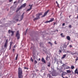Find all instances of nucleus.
I'll use <instances>...</instances> for the list:
<instances>
[{
	"label": "nucleus",
	"instance_id": "nucleus-5",
	"mask_svg": "<svg viewBox=\"0 0 78 78\" xmlns=\"http://www.w3.org/2000/svg\"><path fill=\"white\" fill-rule=\"evenodd\" d=\"M8 33H9V34H10V33H12V34H11V36H12L13 35H14V31H13L12 30H9L8 31Z\"/></svg>",
	"mask_w": 78,
	"mask_h": 78
},
{
	"label": "nucleus",
	"instance_id": "nucleus-49",
	"mask_svg": "<svg viewBox=\"0 0 78 78\" xmlns=\"http://www.w3.org/2000/svg\"><path fill=\"white\" fill-rule=\"evenodd\" d=\"M17 25H20V24L18 23V24H17Z\"/></svg>",
	"mask_w": 78,
	"mask_h": 78
},
{
	"label": "nucleus",
	"instance_id": "nucleus-17",
	"mask_svg": "<svg viewBox=\"0 0 78 78\" xmlns=\"http://www.w3.org/2000/svg\"><path fill=\"white\" fill-rule=\"evenodd\" d=\"M52 76H56V74L55 73H52Z\"/></svg>",
	"mask_w": 78,
	"mask_h": 78
},
{
	"label": "nucleus",
	"instance_id": "nucleus-40",
	"mask_svg": "<svg viewBox=\"0 0 78 78\" xmlns=\"http://www.w3.org/2000/svg\"><path fill=\"white\" fill-rule=\"evenodd\" d=\"M48 75H49V78H50V76H51L50 75V74H48Z\"/></svg>",
	"mask_w": 78,
	"mask_h": 78
},
{
	"label": "nucleus",
	"instance_id": "nucleus-25",
	"mask_svg": "<svg viewBox=\"0 0 78 78\" xmlns=\"http://www.w3.org/2000/svg\"><path fill=\"white\" fill-rule=\"evenodd\" d=\"M70 66H67L66 68V69H70Z\"/></svg>",
	"mask_w": 78,
	"mask_h": 78
},
{
	"label": "nucleus",
	"instance_id": "nucleus-28",
	"mask_svg": "<svg viewBox=\"0 0 78 78\" xmlns=\"http://www.w3.org/2000/svg\"><path fill=\"white\" fill-rule=\"evenodd\" d=\"M56 3L57 5V6H59V4H58V2L57 1H56Z\"/></svg>",
	"mask_w": 78,
	"mask_h": 78
},
{
	"label": "nucleus",
	"instance_id": "nucleus-23",
	"mask_svg": "<svg viewBox=\"0 0 78 78\" xmlns=\"http://www.w3.org/2000/svg\"><path fill=\"white\" fill-rule=\"evenodd\" d=\"M10 48H11V46L12 45V42H10Z\"/></svg>",
	"mask_w": 78,
	"mask_h": 78
},
{
	"label": "nucleus",
	"instance_id": "nucleus-53",
	"mask_svg": "<svg viewBox=\"0 0 78 78\" xmlns=\"http://www.w3.org/2000/svg\"><path fill=\"white\" fill-rule=\"evenodd\" d=\"M56 31H57V32L58 31V30H56Z\"/></svg>",
	"mask_w": 78,
	"mask_h": 78
},
{
	"label": "nucleus",
	"instance_id": "nucleus-35",
	"mask_svg": "<svg viewBox=\"0 0 78 78\" xmlns=\"http://www.w3.org/2000/svg\"><path fill=\"white\" fill-rule=\"evenodd\" d=\"M59 53H62V51L61 50H59Z\"/></svg>",
	"mask_w": 78,
	"mask_h": 78
},
{
	"label": "nucleus",
	"instance_id": "nucleus-38",
	"mask_svg": "<svg viewBox=\"0 0 78 78\" xmlns=\"http://www.w3.org/2000/svg\"><path fill=\"white\" fill-rule=\"evenodd\" d=\"M56 41H55V44L56 45L57 44V43H56Z\"/></svg>",
	"mask_w": 78,
	"mask_h": 78
},
{
	"label": "nucleus",
	"instance_id": "nucleus-13",
	"mask_svg": "<svg viewBox=\"0 0 78 78\" xmlns=\"http://www.w3.org/2000/svg\"><path fill=\"white\" fill-rule=\"evenodd\" d=\"M7 42H8V40H6V41L5 43V44H4V47H6L7 46Z\"/></svg>",
	"mask_w": 78,
	"mask_h": 78
},
{
	"label": "nucleus",
	"instance_id": "nucleus-12",
	"mask_svg": "<svg viewBox=\"0 0 78 78\" xmlns=\"http://www.w3.org/2000/svg\"><path fill=\"white\" fill-rule=\"evenodd\" d=\"M75 73H76L77 75H78V68H76L75 71Z\"/></svg>",
	"mask_w": 78,
	"mask_h": 78
},
{
	"label": "nucleus",
	"instance_id": "nucleus-16",
	"mask_svg": "<svg viewBox=\"0 0 78 78\" xmlns=\"http://www.w3.org/2000/svg\"><path fill=\"white\" fill-rule=\"evenodd\" d=\"M66 72L68 73H71V72H72V71H71L70 70H67Z\"/></svg>",
	"mask_w": 78,
	"mask_h": 78
},
{
	"label": "nucleus",
	"instance_id": "nucleus-51",
	"mask_svg": "<svg viewBox=\"0 0 78 78\" xmlns=\"http://www.w3.org/2000/svg\"><path fill=\"white\" fill-rule=\"evenodd\" d=\"M29 6H31V5H29Z\"/></svg>",
	"mask_w": 78,
	"mask_h": 78
},
{
	"label": "nucleus",
	"instance_id": "nucleus-54",
	"mask_svg": "<svg viewBox=\"0 0 78 78\" xmlns=\"http://www.w3.org/2000/svg\"><path fill=\"white\" fill-rule=\"evenodd\" d=\"M54 25H55V23H54Z\"/></svg>",
	"mask_w": 78,
	"mask_h": 78
},
{
	"label": "nucleus",
	"instance_id": "nucleus-55",
	"mask_svg": "<svg viewBox=\"0 0 78 78\" xmlns=\"http://www.w3.org/2000/svg\"><path fill=\"white\" fill-rule=\"evenodd\" d=\"M0 76H2L1 75V74H0Z\"/></svg>",
	"mask_w": 78,
	"mask_h": 78
},
{
	"label": "nucleus",
	"instance_id": "nucleus-43",
	"mask_svg": "<svg viewBox=\"0 0 78 78\" xmlns=\"http://www.w3.org/2000/svg\"><path fill=\"white\" fill-rule=\"evenodd\" d=\"M69 47H72V45H69Z\"/></svg>",
	"mask_w": 78,
	"mask_h": 78
},
{
	"label": "nucleus",
	"instance_id": "nucleus-29",
	"mask_svg": "<svg viewBox=\"0 0 78 78\" xmlns=\"http://www.w3.org/2000/svg\"><path fill=\"white\" fill-rule=\"evenodd\" d=\"M69 28H72V25H69Z\"/></svg>",
	"mask_w": 78,
	"mask_h": 78
},
{
	"label": "nucleus",
	"instance_id": "nucleus-44",
	"mask_svg": "<svg viewBox=\"0 0 78 78\" xmlns=\"http://www.w3.org/2000/svg\"><path fill=\"white\" fill-rule=\"evenodd\" d=\"M13 48H16V45H15L14 46Z\"/></svg>",
	"mask_w": 78,
	"mask_h": 78
},
{
	"label": "nucleus",
	"instance_id": "nucleus-21",
	"mask_svg": "<svg viewBox=\"0 0 78 78\" xmlns=\"http://www.w3.org/2000/svg\"><path fill=\"white\" fill-rule=\"evenodd\" d=\"M71 69H75V67L73 66H71Z\"/></svg>",
	"mask_w": 78,
	"mask_h": 78
},
{
	"label": "nucleus",
	"instance_id": "nucleus-9",
	"mask_svg": "<svg viewBox=\"0 0 78 78\" xmlns=\"http://www.w3.org/2000/svg\"><path fill=\"white\" fill-rule=\"evenodd\" d=\"M41 61H42L43 62H44V64H46V62H45V60L44 58H42L41 59Z\"/></svg>",
	"mask_w": 78,
	"mask_h": 78
},
{
	"label": "nucleus",
	"instance_id": "nucleus-27",
	"mask_svg": "<svg viewBox=\"0 0 78 78\" xmlns=\"http://www.w3.org/2000/svg\"><path fill=\"white\" fill-rule=\"evenodd\" d=\"M63 34H62H62H60L61 36V37H65L64 36V35H63Z\"/></svg>",
	"mask_w": 78,
	"mask_h": 78
},
{
	"label": "nucleus",
	"instance_id": "nucleus-56",
	"mask_svg": "<svg viewBox=\"0 0 78 78\" xmlns=\"http://www.w3.org/2000/svg\"><path fill=\"white\" fill-rule=\"evenodd\" d=\"M77 58H78V57H77Z\"/></svg>",
	"mask_w": 78,
	"mask_h": 78
},
{
	"label": "nucleus",
	"instance_id": "nucleus-24",
	"mask_svg": "<svg viewBox=\"0 0 78 78\" xmlns=\"http://www.w3.org/2000/svg\"><path fill=\"white\" fill-rule=\"evenodd\" d=\"M48 44H50L51 45H53V44L51 42L49 41Z\"/></svg>",
	"mask_w": 78,
	"mask_h": 78
},
{
	"label": "nucleus",
	"instance_id": "nucleus-10",
	"mask_svg": "<svg viewBox=\"0 0 78 78\" xmlns=\"http://www.w3.org/2000/svg\"><path fill=\"white\" fill-rule=\"evenodd\" d=\"M32 6H33V5H31L30 8L29 9H28L27 10V11H30V10H31V9H32Z\"/></svg>",
	"mask_w": 78,
	"mask_h": 78
},
{
	"label": "nucleus",
	"instance_id": "nucleus-20",
	"mask_svg": "<svg viewBox=\"0 0 78 78\" xmlns=\"http://www.w3.org/2000/svg\"><path fill=\"white\" fill-rule=\"evenodd\" d=\"M18 56H19V54H17L16 56V59H15V60H16H16H17V58H18Z\"/></svg>",
	"mask_w": 78,
	"mask_h": 78
},
{
	"label": "nucleus",
	"instance_id": "nucleus-19",
	"mask_svg": "<svg viewBox=\"0 0 78 78\" xmlns=\"http://www.w3.org/2000/svg\"><path fill=\"white\" fill-rule=\"evenodd\" d=\"M20 9H22V8H20V7L19 8H18L16 10V12H18V11H19Z\"/></svg>",
	"mask_w": 78,
	"mask_h": 78
},
{
	"label": "nucleus",
	"instance_id": "nucleus-32",
	"mask_svg": "<svg viewBox=\"0 0 78 78\" xmlns=\"http://www.w3.org/2000/svg\"><path fill=\"white\" fill-rule=\"evenodd\" d=\"M34 63H35V64H37V62L36 60H35L34 61Z\"/></svg>",
	"mask_w": 78,
	"mask_h": 78
},
{
	"label": "nucleus",
	"instance_id": "nucleus-39",
	"mask_svg": "<svg viewBox=\"0 0 78 78\" xmlns=\"http://www.w3.org/2000/svg\"><path fill=\"white\" fill-rule=\"evenodd\" d=\"M67 53H70V51H66Z\"/></svg>",
	"mask_w": 78,
	"mask_h": 78
},
{
	"label": "nucleus",
	"instance_id": "nucleus-37",
	"mask_svg": "<svg viewBox=\"0 0 78 78\" xmlns=\"http://www.w3.org/2000/svg\"><path fill=\"white\" fill-rule=\"evenodd\" d=\"M64 25H65V23H64L62 24V26H64Z\"/></svg>",
	"mask_w": 78,
	"mask_h": 78
},
{
	"label": "nucleus",
	"instance_id": "nucleus-1",
	"mask_svg": "<svg viewBox=\"0 0 78 78\" xmlns=\"http://www.w3.org/2000/svg\"><path fill=\"white\" fill-rule=\"evenodd\" d=\"M23 71L22 69L21 68L19 67L18 68V76L23 77Z\"/></svg>",
	"mask_w": 78,
	"mask_h": 78
},
{
	"label": "nucleus",
	"instance_id": "nucleus-30",
	"mask_svg": "<svg viewBox=\"0 0 78 78\" xmlns=\"http://www.w3.org/2000/svg\"><path fill=\"white\" fill-rule=\"evenodd\" d=\"M77 52H76L75 53H74L73 54H72L73 55H76V53H77Z\"/></svg>",
	"mask_w": 78,
	"mask_h": 78
},
{
	"label": "nucleus",
	"instance_id": "nucleus-26",
	"mask_svg": "<svg viewBox=\"0 0 78 78\" xmlns=\"http://www.w3.org/2000/svg\"><path fill=\"white\" fill-rule=\"evenodd\" d=\"M48 64H49L48 65V67H50V63H48Z\"/></svg>",
	"mask_w": 78,
	"mask_h": 78
},
{
	"label": "nucleus",
	"instance_id": "nucleus-48",
	"mask_svg": "<svg viewBox=\"0 0 78 78\" xmlns=\"http://www.w3.org/2000/svg\"><path fill=\"white\" fill-rule=\"evenodd\" d=\"M71 16H72V15H70L69 16V17H71Z\"/></svg>",
	"mask_w": 78,
	"mask_h": 78
},
{
	"label": "nucleus",
	"instance_id": "nucleus-8",
	"mask_svg": "<svg viewBox=\"0 0 78 78\" xmlns=\"http://www.w3.org/2000/svg\"><path fill=\"white\" fill-rule=\"evenodd\" d=\"M24 14H25V12H23L22 14V15L21 16V20H22L23 19V17H24Z\"/></svg>",
	"mask_w": 78,
	"mask_h": 78
},
{
	"label": "nucleus",
	"instance_id": "nucleus-31",
	"mask_svg": "<svg viewBox=\"0 0 78 78\" xmlns=\"http://www.w3.org/2000/svg\"><path fill=\"white\" fill-rule=\"evenodd\" d=\"M48 56L47 55V56L46 57V60H47V61H48Z\"/></svg>",
	"mask_w": 78,
	"mask_h": 78
},
{
	"label": "nucleus",
	"instance_id": "nucleus-47",
	"mask_svg": "<svg viewBox=\"0 0 78 78\" xmlns=\"http://www.w3.org/2000/svg\"><path fill=\"white\" fill-rule=\"evenodd\" d=\"M38 60H39V61H41V58H38Z\"/></svg>",
	"mask_w": 78,
	"mask_h": 78
},
{
	"label": "nucleus",
	"instance_id": "nucleus-41",
	"mask_svg": "<svg viewBox=\"0 0 78 78\" xmlns=\"http://www.w3.org/2000/svg\"><path fill=\"white\" fill-rule=\"evenodd\" d=\"M14 50H15V49H13V53H14Z\"/></svg>",
	"mask_w": 78,
	"mask_h": 78
},
{
	"label": "nucleus",
	"instance_id": "nucleus-3",
	"mask_svg": "<svg viewBox=\"0 0 78 78\" xmlns=\"http://www.w3.org/2000/svg\"><path fill=\"white\" fill-rule=\"evenodd\" d=\"M16 36L17 37V39L19 40L20 39V34L19 33V31H17L16 34Z\"/></svg>",
	"mask_w": 78,
	"mask_h": 78
},
{
	"label": "nucleus",
	"instance_id": "nucleus-45",
	"mask_svg": "<svg viewBox=\"0 0 78 78\" xmlns=\"http://www.w3.org/2000/svg\"><path fill=\"white\" fill-rule=\"evenodd\" d=\"M63 78H68V77H63Z\"/></svg>",
	"mask_w": 78,
	"mask_h": 78
},
{
	"label": "nucleus",
	"instance_id": "nucleus-11",
	"mask_svg": "<svg viewBox=\"0 0 78 78\" xmlns=\"http://www.w3.org/2000/svg\"><path fill=\"white\" fill-rule=\"evenodd\" d=\"M19 16L17 15L15 17H14V19H15V20H16V21H19V20L18 19H16V18H17V17H18Z\"/></svg>",
	"mask_w": 78,
	"mask_h": 78
},
{
	"label": "nucleus",
	"instance_id": "nucleus-46",
	"mask_svg": "<svg viewBox=\"0 0 78 78\" xmlns=\"http://www.w3.org/2000/svg\"><path fill=\"white\" fill-rule=\"evenodd\" d=\"M16 2H16V1L14 2V4H15V3H16Z\"/></svg>",
	"mask_w": 78,
	"mask_h": 78
},
{
	"label": "nucleus",
	"instance_id": "nucleus-22",
	"mask_svg": "<svg viewBox=\"0 0 78 78\" xmlns=\"http://www.w3.org/2000/svg\"><path fill=\"white\" fill-rule=\"evenodd\" d=\"M50 21H46L44 22L45 23H50Z\"/></svg>",
	"mask_w": 78,
	"mask_h": 78
},
{
	"label": "nucleus",
	"instance_id": "nucleus-18",
	"mask_svg": "<svg viewBox=\"0 0 78 78\" xmlns=\"http://www.w3.org/2000/svg\"><path fill=\"white\" fill-rule=\"evenodd\" d=\"M67 39L68 40V41H70V36H67Z\"/></svg>",
	"mask_w": 78,
	"mask_h": 78
},
{
	"label": "nucleus",
	"instance_id": "nucleus-52",
	"mask_svg": "<svg viewBox=\"0 0 78 78\" xmlns=\"http://www.w3.org/2000/svg\"><path fill=\"white\" fill-rule=\"evenodd\" d=\"M27 30H28V29H27L26 30V32L27 31Z\"/></svg>",
	"mask_w": 78,
	"mask_h": 78
},
{
	"label": "nucleus",
	"instance_id": "nucleus-36",
	"mask_svg": "<svg viewBox=\"0 0 78 78\" xmlns=\"http://www.w3.org/2000/svg\"><path fill=\"white\" fill-rule=\"evenodd\" d=\"M24 69H28V68H27V67H24Z\"/></svg>",
	"mask_w": 78,
	"mask_h": 78
},
{
	"label": "nucleus",
	"instance_id": "nucleus-15",
	"mask_svg": "<svg viewBox=\"0 0 78 78\" xmlns=\"http://www.w3.org/2000/svg\"><path fill=\"white\" fill-rule=\"evenodd\" d=\"M54 18H53L52 19H51V20H49L50 22H53V21H54Z\"/></svg>",
	"mask_w": 78,
	"mask_h": 78
},
{
	"label": "nucleus",
	"instance_id": "nucleus-4",
	"mask_svg": "<svg viewBox=\"0 0 78 78\" xmlns=\"http://www.w3.org/2000/svg\"><path fill=\"white\" fill-rule=\"evenodd\" d=\"M49 11H50V10H48L46 12H45L44 14V15L42 16V17H45V16H46Z\"/></svg>",
	"mask_w": 78,
	"mask_h": 78
},
{
	"label": "nucleus",
	"instance_id": "nucleus-33",
	"mask_svg": "<svg viewBox=\"0 0 78 78\" xmlns=\"http://www.w3.org/2000/svg\"><path fill=\"white\" fill-rule=\"evenodd\" d=\"M78 58H76L75 60V62H76V61H78Z\"/></svg>",
	"mask_w": 78,
	"mask_h": 78
},
{
	"label": "nucleus",
	"instance_id": "nucleus-50",
	"mask_svg": "<svg viewBox=\"0 0 78 78\" xmlns=\"http://www.w3.org/2000/svg\"><path fill=\"white\" fill-rule=\"evenodd\" d=\"M12 8V6L10 7V9H11V8Z\"/></svg>",
	"mask_w": 78,
	"mask_h": 78
},
{
	"label": "nucleus",
	"instance_id": "nucleus-34",
	"mask_svg": "<svg viewBox=\"0 0 78 78\" xmlns=\"http://www.w3.org/2000/svg\"><path fill=\"white\" fill-rule=\"evenodd\" d=\"M31 60L32 62H33V59H32V57H31Z\"/></svg>",
	"mask_w": 78,
	"mask_h": 78
},
{
	"label": "nucleus",
	"instance_id": "nucleus-14",
	"mask_svg": "<svg viewBox=\"0 0 78 78\" xmlns=\"http://www.w3.org/2000/svg\"><path fill=\"white\" fill-rule=\"evenodd\" d=\"M66 56H67L66 54L63 55V56L62 57V59H64V58H65V57H66Z\"/></svg>",
	"mask_w": 78,
	"mask_h": 78
},
{
	"label": "nucleus",
	"instance_id": "nucleus-42",
	"mask_svg": "<svg viewBox=\"0 0 78 78\" xmlns=\"http://www.w3.org/2000/svg\"><path fill=\"white\" fill-rule=\"evenodd\" d=\"M12 0H9V2H12Z\"/></svg>",
	"mask_w": 78,
	"mask_h": 78
},
{
	"label": "nucleus",
	"instance_id": "nucleus-2",
	"mask_svg": "<svg viewBox=\"0 0 78 78\" xmlns=\"http://www.w3.org/2000/svg\"><path fill=\"white\" fill-rule=\"evenodd\" d=\"M42 12H41L36 14V18H35L34 19V21H35L37 20H38L39 19H40V16H42Z\"/></svg>",
	"mask_w": 78,
	"mask_h": 78
},
{
	"label": "nucleus",
	"instance_id": "nucleus-7",
	"mask_svg": "<svg viewBox=\"0 0 78 78\" xmlns=\"http://www.w3.org/2000/svg\"><path fill=\"white\" fill-rule=\"evenodd\" d=\"M27 5V4H26V3H25L24 4H23L22 6H21L20 8H24V7H25V6H26V5Z\"/></svg>",
	"mask_w": 78,
	"mask_h": 78
},
{
	"label": "nucleus",
	"instance_id": "nucleus-6",
	"mask_svg": "<svg viewBox=\"0 0 78 78\" xmlns=\"http://www.w3.org/2000/svg\"><path fill=\"white\" fill-rule=\"evenodd\" d=\"M67 74V73L66 72H63L62 74V76L63 78V77H64L63 76H64V75H66Z\"/></svg>",
	"mask_w": 78,
	"mask_h": 78
}]
</instances>
